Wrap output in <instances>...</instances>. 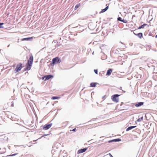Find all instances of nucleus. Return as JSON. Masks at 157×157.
Returning a JSON list of instances; mask_svg holds the SVG:
<instances>
[{
    "mask_svg": "<svg viewBox=\"0 0 157 157\" xmlns=\"http://www.w3.org/2000/svg\"><path fill=\"white\" fill-rule=\"evenodd\" d=\"M33 56L32 55H31L28 60L26 64V67L24 68L25 71H29L31 69L33 64Z\"/></svg>",
    "mask_w": 157,
    "mask_h": 157,
    "instance_id": "nucleus-1",
    "label": "nucleus"
},
{
    "mask_svg": "<svg viewBox=\"0 0 157 157\" xmlns=\"http://www.w3.org/2000/svg\"><path fill=\"white\" fill-rule=\"evenodd\" d=\"M61 62V59L59 57H56L52 59L50 65L52 66H54L55 63H59Z\"/></svg>",
    "mask_w": 157,
    "mask_h": 157,
    "instance_id": "nucleus-2",
    "label": "nucleus"
},
{
    "mask_svg": "<svg viewBox=\"0 0 157 157\" xmlns=\"http://www.w3.org/2000/svg\"><path fill=\"white\" fill-rule=\"evenodd\" d=\"M120 95L118 94H115L113 95L111 97V99L113 101L116 103H117L119 102V98L118 97L120 96Z\"/></svg>",
    "mask_w": 157,
    "mask_h": 157,
    "instance_id": "nucleus-3",
    "label": "nucleus"
},
{
    "mask_svg": "<svg viewBox=\"0 0 157 157\" xmlns=\"http://www.w3.org/2000/svg\"><path fill=\"white\" fill-rule=\"evenodd\" d=\"M22 65V64L21 63H20L17 65L15 69V71L16 73L21 71L23 67Z\"/></svg>",
    "mask_w": 157,
    "mask_h": 157,
    "instance_id": "nucleus-4",
    "label": "nucleus"
},
{
    "mask_svg": "<svg viewBox=\"0 0 157 157\" xmlns=\"http://www.w3.org/2000/svg\"><path fill=\"white\" fill-rule=\"evenodd\" d=\"M53 77V75H49L43 76L42 77L41 79L42 80H43L44 81H46L47 80H48L50 78H52Z\"/></svg>",
    "mask_w": 157,
    "mask_h": 157,
    "instance_id": "nucleus-5",
    "label": "nucleus"
},
{
    "mask_svg": "<svg viewBox=\"0 0 157 157\" xmlns=\"http://www.w3.org/2000/svg\"><path fill=\"white\" fill-rule=\"evenodd\" d=\"M52 123L47 124L43 126V129L44 130H48L52 126Z\"/></svg>",
    "mask_w": 157,
    "mask_h": 157,
    "instance_id": "nucleus-6",
    "label": "nucleus"
},
{
    "mask_svg": "<svg viewBox=\"0 0 157 157\" xmlns=\"http://www.w3.org/2000/svg\"><path fill=\"white\" fill-rule=\"evenodd\" d=\"M87 147H85L83 149H79V150H78L77 151V154H79L85 152L87 149Z\"/></svg>",
    "mask_w": 157,
    "mask_h": 157,
    "instance_id": "nucleus-7",
    "label": "nucleus"
},
{
    "mask_svg": "<svg viewBox=\"0 0 157 157\" xmlns=\"http://www.w3.org/2000/svg\"><path fill=\"white\" fill-rule=\"evenodd\" d=\"M121 141V139L120 138H117L109 140L108 141L109 143H111L114 142H120Z\"/></svg>",
    "mask_w": 157,
    "mask_h": 157,
    "instance_id": "nucleus-8",
    "label": "nucleus"
},
{
    "mask_svg": "<svg viewBox=\"0 0 157 157\" xmlns=\"http://www.w3.org/2000/svg\"><path fill=\"white\" fill-rule=\"evenodd\" d=\"M33 39V37H27L24 38H23L21 39L22 41H29Z\"/></svg>",
    "mask_w": 157,
    "mask_h": 157,
    "instance_id": "nucleus-9",
    "label": "nucleus"
},
{
    "mask_svg": "<svg viewBox=\"0 0 157 157\" xmlns=\"http://www.w3.org/2000/svg\"><path fill=\"white\" fill-rule=\"evenodd\" d=\"M136 127V126H129L127 128V129H126V131H128L133 128H135Z\"/></svg>",
    "mask_w": 157,
    "mask_h": 157,
    "instance_id": "nucleus-10",
    "label": "nucleus"
},
{
    "mask_svg": "<svg viewBox=\"0 0 157 157\" xmlns=\"http://www.w3.org/2000/svg\"><path fill=\"white\" fill-rule=\"evenodd\" d=\"M113 70L112 69H108L107 71L106 74V75H110L111 74V73L112 72Z\"/></svg>",
    "mask_w": 157,
    "mask_h": 157,
    "instance_id": "nucleus-11",
    "label": "nucleus"
},
{
    "mask_svg": "<svg viewBox=\"0 0 157 157\" xmlns=\"http://www.w3.org/2000/svg\"><path fill=\"white\" fill-rule=\"evenodd\" d=\"M144 103V102H139L135 105V106L136 107H139L143 105Z\"/></svg>",
    "mask_w": 157,
    "mask_h": 157,
    "instance_id": "nucleus-12",
    "label": "nucleus"
},
{
    "mask_svg": "<svg viewBox=\"0 0 157 157\" xmlns=\"http://www.w3.org/2000/svg\"><path fill=\"white\" fill-rule=\"evenodd\" d=\"M108 8H109L108 6H106V7L105 8L102 9L101 11L99 13H103L105 12L108 9Z\"/></svg>",
    "mask_w": 157,
    "mask_h": 157,
    "instance_id": "nucleus-13",
    "label": "nucleus"
},
{
    "mask_svg": "<svg viewBox=\"0 0 157 157\" xmlns=\"http://www.w3.org/2000/svg\"><path fill=\"white\" fill-rule=\"evenodd\" d=\"M136 36H137L139 38L141 39L143 37V33H140L138 34H136Z\"/></svg>",
    "mask_w": 157,
    "mask_h": 157,
    "instance_id": "nucleus-14",
    "label": "nucleus"
},
{
    "mask_svg": "<svg viewBox=\"0 0 157 157\" xmlns=\"http://www.w3.org/2000/svg\"><path fill=\"white\" fill-rule=\"evenodd\" d=\"M97 84L96 82H91L90 84V86L91 87H95Z\"/></svg>",
    "mask_w": 157,
    "mask_h": 157,
    "instance_id": "nucleus-15",
    "label": "nucleus"
},
{
    "mask_svg": "<svg viewBox=\"0 0 157 157\" xmlns=\"http://www.w3.org/2000/svg\"><path fill=\"white\" fill-rule=\"evenodd\" d=\"M147 25V24H144L143 25H141L140 26H139L138 27V29H141L143 28H144V27L145 26H146V25Z\"/></svg>",
    "mask_w": 157,
    "mask_h": 157,
    "instance_id": "nucleus-16",
    "label": "nucleus"
},
{
    "mask_svg": "<svg viewBox=\"0 0 157 157\" xmlns=\"http://www.w3.org/2000/svg\"><path fill=\"white\" fill-rule=\"evenodd\" d=\"M60 98V97L58 96H53L52 98V99L53 100H55L59 99Z\"/></svg>",
    "mask_w": 157,
    "mask_h": 157,
    "instance_id": "nucleus-17",
    "label": "nucleus"
},
{
    "mask_svg": "<svg viewBox=\"0 0 157 157\" xmlns=\"http://www.w3.org/2000/svg\"><path fill=\"white\" fill-rule=\"evenodd\" d=\"M80 6V3H79L78 4L76 5V6H75V10H76L79 7V6Z\"/></svg>",
    "mask_w": 157,
    "mask_h": 157,
    "instance_id": "nucleus-18",
    "label": "nucleus"
},
{
    "mask_svg": "<svg viewBox=\"0 0 157 157\" xmlns=\"http://www.w3.org/2000/svg\"><path fill=\"white\" fill-rule=\"evenodd\" d=\"M13 104H14V102H13V101L11 102V105H10V102L8 103V105H10L11 107H13Z\"/></svg>",
    "mask_w": 157,
    "mask_h": 157,
    "instance_id": "nucleus-19",
    "label": "nucleus"
},
{
    "mask_svg": "<svg viewBox=\"0 0 157 157\" xmlns=\"http://www.w3.org/2000/svg\"><path fill=\"white\" fill-rule=\"evenodd\" d=\"M143 117H141V118H138L137 119V121L140 122L143 120Z\"/></svg>",
    "mask_w": 157,
    "mask_h": 157,
    "instance_id": "nucleus-20",
    "label": "nucleus"
},
{
    "mask_svg": "<svg viewBox=\"0 0 157 157\" xmlns=\"http://www.w3.org/2000/svg\"><path fill=\"white\" fill-rule=\"evenodd\" d=\"M106 57L107 56L105 55H104L103 56L101 57V59L102 60H104L106 59Z\"/></svg>",
    "mask_w": 157,
    "mask_h": 157,
    "instance_id": "nucleus-21",
    "label": "nucleus"
},
{
    "mask_svg": "<svg viewBox=\"0 0 157 157\" xmlns=\"http://www.w3.org/2000/svg\"><path fill=\"white\" fill-rule=\"evenodd\" d=\"M4 24L3 23L0 22V28H3L4 27L3 26V25Z\"/></svg>",
    "mask_w": 157,
    "mask_h": 157,
    "instance_id": "nucleus-22",
    "label": "nucleus"
},
{
    "mask_svg": "<svg viewBox=\"0 0 157 157\" xmlns=\"http://www.w3.org/2000/svg\"><path fill=\"white\" fill-rule=\"evenodd\" d=\"M121 22L124 23H127L128 22V21L127 20L124 19H122Z\"/></svg>",
    "mask_w": 157,
    "mask_h": 157,
    "instance_id": "nucleus-23",
    "label": "nucleus"
},
{
    "mask_svg": "<svg viewBox=\"0 0 157 157\" xmlns=\"http://www.w3.org/2000/svg\"><path fill=\"white\" fill-rule=\"evenodd\" d=\"M117 19L118 21H120L121 22L122 20V18L120 17H118L117 18Z\"/></svg>",
    "mask_w": 157,
    "mask_h": 157,
    "instance_id": "nucleus-24",
    "label": "nucleus"
},
{
    "mask_svg": "<svg viewBox=\"0 0 157 157\" xmlns=\"http://www.w3.org/2000/svg\"><path fill=\"white\" fill-rule=\"evenodd\" d=\"M94 72L96 74H98V69H94Z\"/></svg>",
    "mask_w": 157,
    "mask_h": 157,
    "instance_id": "nucleus-25",
    "label": "nucleus"
},
{
    "mask_svg": "<svg viewBox=\"0 0 157 157\" xmlns=\"http://www.w3.org/2000/svg\"><path fill=\"white\" fill-rule=\"evenodd\" d=\"M50 134H44L42 136H41V137H40V138L44 137V136H48Z\"/></svg>",
    "mask_w": 157,
    "mask_h": 157,
    "instance_id": "nucleus-26",
    "label": "nucleus"
},
{
    "mask_svg": "<svg viewBox=\"0 0 157 157\" xmlns=\"http://www.w3.org/2000/svg\"><path fill=\"white\" fill-rule=\"evenodd\" d=\"M17 153L13 154L11 155L10 156H14L17 155Z\"/></svg>",
    "mask_w": 157,
    "mask_h": 157,
    "instance_id": "nucleus-27",
    "label": "nucleus"
},
{
    "mask_svg": "<svg viewBox=\"0 0 157 157\" xmlns=\"http://www.w3.org/2000/svg\"><path fill=\"white\" fill-rule=\"evenodd\" d=\"M76 128H74L72 130H71V131H72L73 132H75L76 131Z\"/></svg>",
    "mask_w": 157,
    "mask_h": 157,
    "instance_id": "nucleus-28",
    "label": "nucleus"
},
{
    "mask_svg": "<svg viewBox=\"0 0 157 157\" xmlns=\"http://www.w3.org/2000/svg\"><path fill=\"white\" fill-rule=\"evenodd\" d=\"M108 155H109L110 157H113L111 153H109Z\"/></svg>",
    "mask_w": 157,
    "mask_h": 157,
    "instance_id": "nucleus-29",
    "label": "nucleus"
},
{
    "mask_svg": "<svg viewBox=\"0 0 157 157\" xmlns=\"http://www.w3.org/2000/svg\"><path fill=\"white\" fill-rule=\"evenodd\" d=\"M61 70H67V69H66V68H64V69L61 68Z\"/></svg>",
    "mask_w": 157,
    "mask_h": 157,
    "instance_id": "nucleus-30",
    "label": "nucleus"
},
{
    "mask_svg": "<svg viewBox=\"0 0 157 157\" xmlns=\"http://www.w3.org/2000/svg\"><path fill=\"white\" fill-rule=\"evenodd\" d=\"M21 146H23L24 147H26V146H24V145H21Z\"/></svg>",
    "mask_w": 157,
    "mask_h": 157,
    "instance_id": "nucleus-31",
    "label": "nucleus"
},
{
    "mask_svg": "<svg viewBox=\"0 0 157 157\" xmlns=\"http://www.w3.org/2000/svg\"><path fill=\"white\" fill-rule=\"evenodd\" d=\"M121 88H122V87H120V90H122Z\"/></svg>",
    "mask_w": 157,
    "mask_h": 157,
    "instance_id": "nucleus-32",
    "label": "nucleus"
},
{
    "mask_svg": "<svg viewBox=\"0 0 157 157\" xmlns=\"http://www.w3.org/2000/svg\"><path fill=\"white\" fill-rule=\"evenodd\" d=\"M123 92L124 93H125L126 92L125 91H124V90H123Z\"/></svg>",
    "mask_w": 157,
    "mask_h": 157,
    "instance_id": "nucleus-33",
    "label": "nucleus"
},
{
    "mask_svg": "<svg viewBox=\"0 0 157 157\" xmlns=\"http://www.w3.org/2000/svg\"><path fill=\"white\" fill-rule=\"evenodd\" d=\"M10 44H9V45L7 46V47H10Z\"/></svg>",
    "mask_w": 157,
    "mask_h": 157,
    "instance_id": "nucleus-34",
    "label": "nucleus"
},
{
    "mask_svg": "<svg viewBox=\"0 0 157 157\" xmlns=\"http://www.w3.org/2000/svg\"><path fill=\"white\" fill-rule=\"evenodd\" d=\"M133 33L135 35H136V34L134 32H133Z\"/></svg>",
    "mask_w": 157,
    "mask_h": 157,
    "instance_id": "nucleus-35",
    "label": "nucleus"
},
{
    "mask_svg": "<svg viewBox=\"0 0 157 157\" xmlns=\"http://www.w3.org/2000/svg\"><path fill=\"white\" fill-rule=\"evenodd\" d=\"M155 37L156 38H157V35H156L155 36Z\"/></svg>",
    "mask_w": 157,
    "mask_h": 157,
    "instance_id": "nucleus-36",
    "label": "nucleus"
},
{
    "mask_svg": "<svg viewBox=\"0 0 157 157\" xmlns=\"http://www.w3.org/2000/svg\"><path fill=\"white\" fill-rule=\"evenodd\" d=\"M123 103V102H122L121 103V105Z\"/></svg>",
    "mask_w": 157,
    "mask_h": 157,
    "instance_id": "nucleus-37",
    "label": "nucleus"
},
{
    "mask_svg": "<svg viewBox=\"0 0 157 157\" xmlns=\"http://www.w3.org/2000/svg\"><path fill=\"white\" fill-rule=\"evenodd\" d=\"M94 52H93L92 53V55H94Z\"/></svg>",
    "mask_w": 157,
    "mask_h": 157,
    "instance_id": "nucleus-38",
    "label": "nucleus"
},
{
    "mask_svg": "<svg viewBox=\"0 0 157 157\" xmlns=\"http://www.w3.org/2000/svg\"><path fill=\"white\" fill-rule=\"evenodd\" d=\"M103 136H101L100 137V138H102L103 137Z\"/></svg>",
    "mask_w": 157,
    "mask_h": 157,
    "instance_id": "nucleus-39",
    "label": "nucleus"
},
{
    "mask_svg": "<svg viewBox=\"0 0 157 157\" xmlns=\"http://www.w3.org/2000/svg\"><path fill=\"white\" fill-rule=\"evenodd\" d=\"M90 140L88 141V143H89V142H90Z\"/></svg>",
    "mask_w": 157,
    "mask_h": 157,
    "instance_id": "nucleus-40",
    "label": "nucleus"
},
{
    "mask_svg": "<svg viewBox=\"0 0 157 157\" xmlns=\"http://www.w3.org/2000/svg\"><path fill=\"white\" fill-rule=\"evenodd\" d=\"M104 97H105V96H103V97H102V98H104Z\"/></svg>",
    "mask_w": 157,
    "mask_h": 157,
    "instance_id": "nucleus-41",
    "label": "nucleus"
},
{
    "mask_svg": "<svg viewBox=\"0 0 157 157\" xmlns=\"http://www.w3.org/2000/svg\"><path fill=\"white\" fill-rule=\"evenodd\" d=\"M37 140H34V141H36Z\"/></svg>",
    "mask_w": 157,
    "mask_h": 157,
    "instance_id": "nucleus-42",
    "label": "nucleus"
},
{
    "mask_svg": "<svg viewBox=\"0 0 157 157\" xmlns=\"http://www.w3.org/2000/svg\"><path fill=\"white\" fill-rule=\"evenodd\" d=\"M11 120H12V121H13V119H12Z\"/></svg>",
    "mask_w": 157,
    "mask_h": 157,
    "instance_id": "nucleus-43",
    "label": "nucleus"
},
{
    "mask_svg": "<svg viewBox=\"0 0 157 157\" xmlns=\"http://www.w3.org/2000/svg\"><path fill=\"white\" fill-rule=\"evenodd\" d=\"M53 151V150H52V152Z\"/></svg>",
    "mask_w": 157,
    "mask_h": 157,
    "instance_id": "nucleus-44",
    "label": "nucleus"
},
{
    "mask_svg": "<svg viewBox=\"0 0 157 157\" xmlns=\"http://www.w3.org/2000/svg\"><path fill=\"white\" fill-rule=\"evenodd\" d=\"M1 51V49H0V52Z\"/></svg>",
    "mask_w": 157,
    "mask_h": 157,
    "instance_id": "nucleus-45",
    "label": "nucleus"
}]
</instances>
